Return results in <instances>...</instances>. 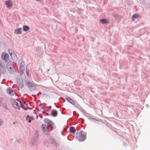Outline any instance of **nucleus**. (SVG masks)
Here are the masks:
<instances>
[{
  "label": "nucleus",
  "mask_w": 150,
  "mask_h": 150,
  "mask_svg": "<svg viewBox=\"0 0 150 150\" xmlns=\"http://www.w3.org/2000/svg\"><path fill=\"white\" fill-rule=\"evenodd\" d=\"M22 29L21 28H18L15 30L14 33L16 34H21L22 33Z\"/></svg>",
  "instance_id": "nucleus-9"
},
{
  "label": "nucleus",
  "mask_w": 150,
  "mask_h": 150,
  "mask_svg": "<svg viewBox=\"0 0 150 150\" xmlns=\"http://www.w3.org/2000/svg\"><path fill=\"white\" fill-rule=\"evenodd\" d=\"M40 117L41 118H42V116H41Z\"/></svg>",
  "instance_id": "nucleus-41"
},
{
  "label": "nucleus",
  "mask_w": 150,
  "mask_h": 150,
  "mask_svg": "<svg viewBox=\"0 0 150 150\" xmlns=\"http://www.w3.org/2000/svg\"><path fill=\"white\" fill-rule=\"evenodd\" d=\"M23 30L25 31H27L28 30L30 29L29 27L27 25H24L23 27Z\"/></svg>",
  "instance_id": "nucleus-19"
},
{
  "label": "nucleus",
  "mask_w": 150,
  "mask_h": 150,
  "mask_svg": "<svg viewBox=\"0 0 150 150\" xmlns=\"http://www.w3.org/2000/svg\"><path fill=\"white\" fill-rule=\"evenodd\" d=\"M11 104L14 108L20 110V108L19 104L18 102L14 100H11Z\"/></svg>",
  "instance_id": "nucleus-4"
},
{
  "label": "nucleus",
  "mask_w": 150,
  "mask_h": 150,
  "mask_svg": "<svg viewBox=\"0 0 150 150\" xmlns=\"http://www.w3.org/2000/svg\"><path fill=\"white\" fill-rule=\"evenodd\" d=\"M66 99L68 102H69L72 105H74L75 104V103L74 101L70 97L68 96L67 97H66Z\"/></svg>",
  "instance_id": "nucleus-14"
},
{
  "label": "nucleus",
  "mask_w": 150,
  "mask_h": 150,
  "mask_svg": "<svg viewBox=\"0 0 150 150\" xmlns=\"http://www.w3.org/2000/svg\"><path fill=\"white\" fill-rule=\"evenodd\" d=\"M45 114L47 115H48V116H49L50 115L47 113V112H46L45 113Z\"/></svg>",
  "instance_id": "nucleus-33"
},
{
  "label": "nucleus",
  "mask_w": 150,
  "mask_h": 150,
  "mask_svg": "<svg viewBox=\"0 0 150 150\" xmlns=\"http://www.w3.org/2000/svg\"><path fill=\"white\" fill-rule=\"evenodd\" d=\"M7 93H8L9 95L12 96V94L11 91V88H8V89L7 90Z\"/></svg>",
  "instance_id": "nucleus-22"
},
{
  "label": "nucleus",
  "mask_w": 150,
  "mask_h": 150,
  "mask_svg": "<svg viewBox=\"0 0 150 150\" xmlns=\"http://www.w3.org/2000/svg\"><path fill=\"white\" fill-rule=\"evenodd\" d=\"M146 106H147V107H148V105H146Z\"/></svg>",
  "instance_id": "nucleus-47"
},
{
  "label": "nucleus",
  "mask_w": 150,
  "mask_h": 150,
  "mask_svg": "<svg viewBox=\"0 0 150 150\" xmlns=\"http://www.w3.org/2000/svg\"><path fill=\"white\" fill-rule=\"evenodd\" d=\"M36 139H35L34 138H32L31 139V142L30 143V146H33V145H35V143H36L37 141V139H38V137H36Z\"/></svg>",
  "instance_id": "nucleus-10"
},
{
  "label": "nucleus",
  "mask_w": 150,
  "mask_h": 150,
  "mask_svg": "<svg viewBox=\"0 0 150 150\" xmlns=\"http://www.w3.org/2000/svg\"><path fill=\"white\" fill-rule=\"evenodd\" d=\"M140 17V15L138 13H135L133 14L132 16V21H134L136 18Z\"/></svg>",
  "instance_id": "nucleus-15"
},
{
  "label": "nucleus",
  "mask_w": 150,
  "mask_h": 150,
  "mask_svg": "<svg viewBox=\"0 0 150 150\" xmlns=\"http://www.w3.org/2000/svg\"><path fill=\"white\" fill-rule=\"evenodd\" d=\"M30 118V116L29 115H27L26 117V119L27 120L28 119H29Z\"/></svg>",
  "instance_id": "nucleus-28"
},
{
  "label": "nucleus",
  "mask_w": 150,
  "mask_h": 150,
  "mask_svg": "<svg viewBox=\"0 0 150 150\" xmlns=\"http://www.w3.org/2000/svg\"><path fill=\"white\" fill-rule=\"evenodd\" d=\"M51 108V106H50V108Z\"/></svg>",
  "instance_id": "nucleus-42"
},
{
  "label": "nucleus",
  "mask_w": 150,
  "mask_h": 150,
  "mask_svg": "<svg viewBox=\"0 0 150 150\" xmlns=\"http://www.w3.org/2000/svg\"><path fill=\"white\" fill-rule=\"evenodd\" d=\"M42 109H44V108H42Z\"/></svg>",
  "instance_id": "nucleus-46"
},
{
  "label": "nucleus",
  "mask_w": 150,
  "mask_h": 150,
  "mask_svg": "<svg viewBox=\"0 0 150 150\" xmlns=\"http://www.w3.org/2000/svg\"><path fill=\"white\" fill-rule=\"evenodd\" d=\"M70 131L71 133H74L76 132V130L74 127H71L70 128Z\"/></svg>",
  "instance_id": "nucleus-18"
},
{
  "label": "nucleus",
  "mask_w": 150,
  "mask_h": 150,
  "mask_svg": "<svg viewBox=\"0 0 150 150\" xmlns=\"http://www.w3.org/2000/svg\"><path fill=\"white\" fill-rule=\"evenodd\" d=\"M30 120H34V117L32 116V117H31V116H30Z\"/></svg>",
  "instance_id": "nucleus-27"
},
{
  "label": "nucleus",
  "mask_w": 150,
  "mask_h": 150,
  "mask_svg": "<svg viewBox=\"0 0 150 150\" xmlns=\"http://www.w3.org/2000/svg\"><path fill=\"white\" fill-rule=\"evenodd\" d=\"M100 22L102 24H108L109 23L108 21L106 19H103L100 21Z\"/></svg>",
  "instance_id": "nucleus-16"
},
{
  "label": "nucleus",
  "mask_w": 150,
  "mask_h": 150,
  "mask_svg": "<svg viewBox=\"0 0 150 150\" xmlns=\"http://www.w3.org/2000/svg\"><path fill=\"white\" fill-rule=\"evenodd\" d=\"M8 52H9L10 55L11 57H14V59H17V56H16V55L11 50V49H9L8 50Z\"/></svg>",
  "instance_id": "nucleus-8"
},
{
  "label": "nucleus",
  "mask_w": 150,
  "mask_h": 150,
  "mask_svg": "<svg viewBox=\"0 0 150 150\" xmlns=\"http://www.w3.org/2000/svg\"><path fill=\"white\" fill-rule=\"evenodd\" d=\"M42 94V93L41 92H39L38 94V95H39V94Z\"/></svg>",
  "instance_id": "nucleus-32"
},
{
  "label": "nucleus",
  "mask_w": 150,
  "mask_h": 150,
  "mask_svg": "<svg viewBox=\"0 0 150 150\" xmlns=\"http://www.w3.org/2000/svg\"><path fill=\"white\" fill-rule=\"evenodd\" d=\"M16 141L18 142H19V140H18V139H16Z\"/></svg>",
  "instance_id": "nucleus-36"
},
{
  "label": "nucleus",
  "mask_w": 150,
  "mask_h": 150,
  "mask_svg": "<svg viewBox=\"0 0 150 150\" xmlns=\"http://www.w3.org/2000/svg\"><path fill=\"white\" fill-rule=\"evenodd\" d=\"M3 122L2 120L0 119V126H1L3 124Z\"/></svg>",
  "instance_id": "nucleus-25"
},
{
  "label": "nucleus",
  "mask_w": 150,
  "mask_h": 150,
  "mask_svg": "<svg viewBox=\"0 0 150 150\" xmlns=\"http://www.w3.org/2000/svg\"><path fill=\"white\" fill-rule=\"evenodd\" d=\"M76 115L77 116H79V114H76Z\"/></svg>",
  "instance_id": "nucleus-37"
},
{
  "label": "nucleus",
  "mask_w": 150,
  "mask_h": 150,
  "mask_svg": "<svg viewBox=\"0 0 150 150\" xmlns=\"http://www.w3.org/2000/svg\"><path fill=\"white\" fill-rule=\"evenodd\" d=\"M1 58L5 62H7L9 59V55L7 53H3L1 55Z\"/></svg>",
  "instance_id": "nucleus-7"
},
{
  "label": "nucleus",
  "mask_w": 150,
  "mask_h": 150,
  "mask_svg": "<svg viewBox=\"0 0 150 150\" xmlns=\"http://www.w3.org/2000/svg\"><path fill=\"white\" fill-rule=\"evenodd\" d=\"M24 62L23 61L21 63L20 68H24Z\"/></svg>",
  "instance_id": "nucleus-21"
},
{
  "label": "nucleus",
  "mask_w": 150,
  "mask_h": 150,
  "mask_svg": "<svg viewBox=\"0 0 150 150\" xmlns=\"http://www.w3.org/2000/svg\"><path fill=\"white\" fill-rule=\"evenodd\" d=\"M1 63L0 62V70H1L3 68V67Z\"/></svg>",
  "instance_id": "nucleus-26"
},
{
  "label": "nucleus",
  "mask_w": 150,
  "mask_h": 150,
  "mask_svg": "<svg viewBox=\"0 0 150 150\" xmlns=\"http://www.w3.org/2000/svg\"><path fill=\"white\" fill-rule=\"evenodd\" d=\"M42 113H45L46 112H45V111H43L42 112Z\"/></svg>",
  "instance_id": "nucleus-38"
},
{
  "label": "nucleus",
  "mask_w": 150,
  "mask_h": 150,
  "mask_svg": "<svg viewBox=\"0 0 150 150\" xmlns=\"http://www.w3.org/2000/svg\"><path fill=\"white\" fill-rule=\"evenodd\" d=\"M126 145H127V144H124V145L125 146Z\"/></svg>",
  "instance_id": "nucleus-45"
},
{
  "label": "nucleus",
  "mask_w": 150,
  "mask_h": 150,
  "mask_svg": "<svg viewBox=\"0 0 150 150\" xmlns=\"http://www.w3.org/2000/svg\"><path fill=\"white\" fill-rule=\"evenodd\" d=\"M51 115L54 117H56L57 115V111L55 110H52L51 112Z\"/></svg>",
  "instance_id": "nucleus-11"
},
{
  "label": "nucleus",
  "mask_w": 150,
  "mask_h": 150,
  "mask_svg": "<svg viewBox=\"0 0 150 150\" xmlns=\"http://www.w3.org/2000/svg\"><path fill=\"white\" fill-rule=\"evenodd\" d=\"M24 68H20V74L21 75H22L23 74L24 70Z\"/></svg>",
  "instance_id": "nucleus-20"
},
{
  "label": "nucleus",
  "mask_w": 150,
  "mask_h": 150,
  "mask_svg": "<svg viewBox=\"0 0 150 150\" xmlns=\"http://www.w3.org/2000/svg\"><path fill=\"white\" fill-rule=\"evenodd\" d=\"M5 69H4V72H5Z\"/></svg>",
  "instance_id": "nucleus-40"
},
{
  "label": "nucleus",
  "mask_w": 150,
  "mask_h": 150,
  "mask_svg": "<svg viewBox=\"0 0 150 150\" xmlns=\"http://www.w3.org/2000/svg\"><path fill=\"white\" fill-rule=\"evenodd\" d=\"M31 120L29 119V120H28V122H31Z\"/></svg>",
  "instance_id": "nucleus-35"
},
{
  "label": "nucleus",
  "mask_w": 150,
  "mask_h": 150,
  "mask_svg": "<svg viewBox=\"0 0 150 150\" xmlns=\"http://www.w3.org/2000/svg\"><path fill=\"white\" fill-rule=\"evenodd\" d=\"M26 73L27 76H29V72L28 71L27 69H26Z\"/></svg>",
  "instance_id": "nucleus-30"
},
{
  "label": "nucleus",
  "mask_w": 150,
  "mask_h": 150,
  "mask_svg": "<svg viewBox=\"0 0 150 150\" xmlns=\"http://www.w3.org/2000/svg\"><path fill=\"white\" fill-rule=\"evenodd\" d=\"M3 100V99L2 98H0V106H1L2 104V102Z\"/></svg>",
  "instance_id": "nucleus-24"
},
{
  "label": "nucleus",
  "mask_w": 150,
  "mask_h": 150,
  "mask_svg": "<svg viewBox=\"0 0 150 150\" xmlns=\"http://www.w3.org/2000/svg\"><path fill=\"white\" fill-rule=\"evenodd\" d=\"M86 133L83 131L76 133V137L79 141H83L86 139Z\"/></svg>",
  "instance_id": "nucleus-2"
},
{
  "label": "nucleus",
  "mask_w": 150,
  "mask_h": 150,
  "mask_svg": "<svg viewBox=\"0 0 150 150\" xmlns=\"http://www.w3.org/2000/svg\"><path fill=\"white\" fill-rule=\"evenodd\" d=\"M44 122L48 124V125L42 124V129L45 134L49 135L50 134V131L55 129L56 128V126L52 121L47 118L45 119Z\"/></svg>",
  "instance_id": "nucleus-1"
},
{
  "label": "nucleus",
  "mask_w": 150,
  "mask_h": 150,
  "mask_svg": "<svg viewBox=\"0 0 150 150\" xmlns=\"http://www.w3.org/2000/svg\"><path fill=\"white\" fill-rule=\"evenodd\" d=\"M17 84L20 88H22L24 86V83L22 80L20 81H17Z\"/></svg>",
  "instance_id": "nucleus-12"
},
{
  "label": "nucleus",
  "mask_w": 150,
  "mask_h": 150,
  "mask_svg": "<svg viewBox=\"0 0 150 150\" xmlns=\"http://www.w3.org/2000/svg\"><path fill=\"white\" fill-rule=\"evenodd\" d=\"M11 91L12 94V96L13 95H14V94L15 93V92L13 91V90L11 89Z\"/></svg>",
  "instance_id": "nucleus-23"
},
{
  "label": "nucleus",
  "mask_w": 150,
  "mask_h": 150,
  "mask_svg": "<svg viewBox=\"0 0 150 150\" xmlns=\"http://www.w3.org/2000/svg\"><path fill=\"white\" fill-rule=\"evenodd\" d=\"M27 85L28 87H31L32 88H30L31 91L35 90L36 89L35 86L30 81H28L27 82Z\"/></svg>",
  "instance_id": "nucleus-5"
},
{
  "label": "nucleus",
  "mask_w": 150,
  "mask_h": 150,
  "mask_svg": "<svg viewBox=\"0 0 150 150\" xmlns=\"http://www.w3.org/2000/svg\"><path fill=\"white\" fill-rule=\"evenodd\" d=\"M5 3L6 6V7L8 8H11L13 5L12 1L11 0L5 1Z\"/></svg>",
  "instance_id": "nucleus-6"
},
{
  "label": "nucleus",
  "mask_w": 150,
  "mask_h": 150,
  "mask_svg": "<svg viewBox=\"0 0 150 150\" xmlns=\"http://www.w3.org/2000/svg\"><path fill=\"white\" fill-rule=\"evenodd\" d=\"M11 62L9 61L7 64V68L10 73L13 74L14 73V70L13 69V67L12 64Z\"/></svg>",
  "instance_id": "nucleus-3"
},
{
  "label": "nucleus",
  "mask_w": 150,
  "mask_h": 150,
  "mask_svg": "<svg viewBox=\"0 0 150 150\" xmlns=\"http://www.w3.org/2000/svg\"><path fill=\"white\" fill-rule=\"evenodd\" d=\"M51 143L53 144L54 146H55L56 147L59 146V144L57 143L56 141L54 139H51Z\"/></svg>",
  "instance_id": "nucleus-17"
},
{
  "label": "nucleus",
  "mask_w": 150,
  "mask_h": 150,
  "mask_svg": "<svg viewBox=\"0 0 150 150\" xmlns=\"http://www.w3.org/2000/svg\"><path fill=\"white\" fill-rule=\"evenodd\" d=\"M126 145H127V144H124V145L125 146Z\"/></svg>",
  "instance_id": "nucleus-43"
},
{
  "label": "nucleus",
  "mask_w": 150,
  "mask_h": 150,
  "mask_svg": "<svg viewBox=\"0 0 150 150\" xmlns=\"http://www.w3.org/2000/svg\"><path fill=\"white\" fill-rule=\"evenodd\" d=\"M36 0L37 1H40L41 0Z\"/></svg>",
  "instance_id": "nucleus-39"
},
{
  "label": "nucleus",
  "mask_w": 150,
  "mask_h": 150,
  "mask_svg": "<svg viewBox=\"0 0 150 150\" xmlns=\"http://www.w3.org/2000/svg\"><path fill=\"white\" fill-rule=\"evenodd\" d=\"M4 107L5 108L6 110H8V108L7 106L6 105H4Z\"/></svg>",
  "instance_id": "nucleus-29"
},
{
  "label": "nucleus",
  "mask_w": 150,
  "mask_h": 150,
  "mask_svg": "<svg viewBox=\"0 0 150 150\" xmlns=\"http://www.w3.org/2000/svg\"><path fill=\"white\" fill-rule=\"evenodd\" d=\"M64 130L65 131H67V129L66 128H65L64 129Z\"/></svg>",
  "instance_id": "nucleus-34"
},
{
  "label": "nucleus",
  "mask_w": 150,
  "mask_h": 150,
  "mask_svg": "<svg viewBox=\"0 0 150 150\" xmlns=\"http://www.w3.org/2000/svg\"><path fill=\"white\" fill-rule=\"evenodd\" d=\"M84 120L83 119H82V122H81L82 123H83L84 122Z\"/></svg>",
  "instance_id": "nucleus-31"
},
{
  "label": "nucleus",
  "mask_w": 150,
  "mask_h": 150,
  "mask_svg": "<svg viewBox=\"0 0 150 150\" xmlns=\"http://www.w3.org/2000/svg\"><path fill=\"white\" fill-rule=\"evenodd\" d=\"M126 145H127V144H124V145L125 146Z\"/></svg>",
  "instance_id": "nucleus-44"
},
{
  "label": "nucleus",
  "mask_w": 150,
  "mask_h": 150,
  "mask_svg": "<svg viewBox=\"0 0 150 150\" xmlns=\"http://www.w3.org/2000/svg\"><path fill=\"white\" fill-rule=\"evenodd\" d=\"M21 106L24 108L25 110H27V109L25 108L26 107H28V108L30 109H31L28 106V104L26 103H23L21 102Z\"/></svg>",
  "instance_id": "nucleus-13"
}]
</instances>
